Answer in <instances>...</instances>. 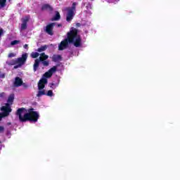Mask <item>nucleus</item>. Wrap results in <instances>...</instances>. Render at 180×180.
Wrapping results in <instances>:
<instances>
[{
  "mask_svg": "<svg viewBox=\"0 0 180 180\" xmlns=\"http://www.w3.org/2000/svg\"><path fill=\"white\" fill-rule=\"evenodd\" d=\"M34 108H31L26 110L25 108H18L15 112L16 116L18 117L20 122L25 123L26 122H34L36 123L39 120L40 115L37 111H34Z\"/></svg>",
  "mask_w": 180,
  "mask_h": 180,
  "instance_id": "obj_1",
  "label": "nucleus"
},
{
  "mask_svg": "<svg viewBox=\"0 0 180 180\" xmlns=\"http://www.w3.org/2000/svg\"><path fill=\"white\" fill-rule=\"evenodd\" d=\"M68 44H72L73 46L82 45V41L78 35V31L74 27H72L70 31L68 32L67 38L60 42V46H68Z\"/></svg>",
  "mask_w": 180,
  "mask_h": 180,
  "instance_id": "obj_2",
  "label": "nucleus"
},
{
  "mask_svg": "<svg viewBox=\"0 0 180 180\" xmlns=\"http://www.w3.org/2000/svg\"><path fill=\"white\" fill-rule=\"evenodd\" d=\"M49 58V56L46 55L45 53H41L39 59H36L33 65L34 72H36L37 71V68H39V65H40V61H44Z\"/></svg>",
  "mask_w": 180,
  "mask_h": 180,
  "instance_id": "obj_3",
  "label": "nucleus"
},
{
  "mask_svg": "<svg viewBox=\"0 0 180 180\" xmlns=\"http://www.w3.org/2000/svg\"><path fill=\"white\" fill-rule=\"evenodd\" d=\"M75 6H77V3H73L72 8H66V11H68L66 17L67 22H71V20H72L74 15H75V13H74L75 12Z\"/></svg>",
  "mask_w": 180,
  "mask_h": 180,
  "instance_id": "obj_4",
  "label": "nucleus"
},
{
  "mask_svg": "<svg viewBox=\"0 0 180 180\" xmlns=\"http://www.w3.org/2000/svg\"><path fill=\"white\" fill-rule=\"evenodd\" d=\"M56 71L57 66H53L43 75L42 78H45L46 79H47V78H51V77H53V74Z\"/></svg>",
  "mask_w": 180,
  "mask_h": 180,
  "instance_id": "obj_5",
  "label": "nucleus"
},
{
  "mask_svg": "<svg viewBox=\"0 0 180 180\" xmlns=\"http://www.w3.org/2000/svg\"><path fill=\"white\" fill-rule=\"evenodd\" d=\"M26 60H27V53H25L22 55L21 58H17V64L19 65V67H22L26 63Z\"/></svg>",
  "mask_w": 180,
  "mask_h": 180,
  "instance_id": "obj_6",
  "label": "nucleus"
},
{
  "mask_svg": "<svg viewBox=\"0 0 180 180\" xmlns=\"http://www.w3.org/2000/svg\"><path fill=\"white\" fill-rule=\"evenodd\" d=\"M1 110L4 112V116H9V113L12 112V108H11L9 103H6V106H2Z\"/></svg>",
  "mask_w": 180,
  "mask_h": 180,
  "instance_id": "obj_7",
  "label": "nucleus"
},
{
  "mask_svg": "<svg viewBox=\"0 0 180 180\" xmlns=\"http://www.w3.org/2000/svg\"><path fill=\"white\" fill-rule=\"evenodd\" d=\"M48 82L47 79L46 78H41L39 82H38V89L39 91H41L43 89H44V88L46 87V85Z\"/></svg>",
  "mask_w": 180,
  "mask_h": 180,
  "instance_id": "obj_8",
  "label": "nucleus"
},
{
  "mask_svg": "<svg viewBox=\"0 0 180 180\" xmlns=\"http://www.w3.org/2000/svg\"><path fill=\"white\" fill-rule=\"evenodd\" d=\"M22 85H23V80H22V78H20L19 77H16L15 78V82L13 83V86L15 88H19V86H22Z\"/></svg>",
  "mask_w": 180,
  "mask_h": 180,
  "instance_id": "obj_9",
  "label": "nucleus"
},
{
  "mask_svg": "<svg viewBox=\"0 0 180 180\" xmlns=\"http://www.w3.org/2000/svg\"><path fill=\"white\" fill-rule=\"evenodd\" d=\"M29 17H25L22 18V23L21 24V30H26L27 27V22H29Z\"/></svg>",
  "mask_w": 180,
  "mask_h": 180,
  "instance_id": "obj_10",
  "label": "nucleus"
},
{
  "mask_svg": "<svg viewBox=\"0 0 180 180\" xmlns=\"http://www.w3.org/2000/svg\"><path fill=\"white\" fill-rule=\"evenodd\" d=\"M55 23L49 24L46 26V32L48 33V34H50L52 36L53 34V27H54Z\"/></svg>",
  "mask_w": 180,
  "mask_h": 180,
  "instance_id": "obj_11",
  "label": "nucleus"
},
{
  "mask_svg": "<svg viewBox=\"0 0 180 180\" xmlns=\"http://www.w3.org/2000/svg\"><path fill=\"white\" fill-rule=\"evenodd\" d=\"M63 60V57L61 56V55H53L52 56V61H53V63H58V61H61Z\"/></svg>",
  "mask_w": 180,
  "mask_h": 180,
  "instance_id": "obj_12",
  "label": "nucleus"
},
{
  "mask_svg": "<svg viewBox=\"0 0 180 180\" xmlns=\"http://www.w3.org/2000/svg\"><path fill=\"white\" fill-rule=\"evenodd\" d=\"M13 101H15V94H11L9 95L8 100H7V103H9L10 105H13Z\"/></svg>",
  "mask_w": 180,
  "mask_h": 180,
  "instance_id": "obj_13",
  "label": "nucleus"
},
{
  "mask_svg": "<svg viewBox=\"0 0 180 180\" xmlns=\"http://www.w3.org/2000/svg\"><path fill=\"white\" fill-rule=\"evenodd\" d=\"M42 11H53V8L49 4H44L42 6Z\"/></svg>",
  "mask_w": 180,
  "mask_h": 180,
  "instance_id": "obj_14",
  "label": "nucleus"
},
{
  "mask_svg": "<svg viewBox=\"0 0 180 180\" xmlns=\"http://www.w3.org/2000/svg\"><path fill=\"white\" fill-rule=\"evenodd\" d=\"M59 84H60V79H58V82L56 83V84H54V83H51L50 85H51V89H56V88L57 86H58Z\"/></svg>",
  "mask_w": 180,
  "mask_h": 180,
  "instance_id": "obj_15",
  "label": "nucleus"
},
{
  "mask_svg": "<svg viewBox=\"0 0 180 180\" xmlns=\"http://www.w3.org/2000/svg\"><path fill=\"white\" fill-rule=\"evenodd\" d=\"M43 95H46V90H44V89L39 90L38 91V94H37V96L38 98H40V96H43Z\"/></svg>",
  "mask_w": 180,
  "mask_h": 180,
  "instance_id": "obj_16",
  "label": "nucleus"
},
{
  "mask_svg": "<svg viewBox=\"0 0 180 180\" xmlns=\"http://www.w3.org/2000/svg\"><path fill=\"white\" fill-rule=\"evenodd\" d=\"M40 63H41L42 65H44V67H49V65H50V61L45 60H41Z\"/></svg>",
  "mask_w": 180,
  "mask_h": 180,
  "instance_id": "obj_17",
  "label": "nucleus"
},
{
  "mask_svg": "<svg viewBox=\"0 0 180 180\" xmlns=\"http://www.w3.org/2000/svg\"><path fill=\"white\" fill-rule=\"evenodd\" d=\"M61 18V16L60 15V13H58V11L56 12V15L53 17V18L52 19V20H60V18Z\"/></svg>",
  "mask_w": 180,
  "mask_h": 180,
  "instance_id": "obj_18",
  "label": "nucleus"
},
{
  "mask_svg": "<svg viewBox=\"0 0 180 180\" xmlns=\"http://www.w3.org/2000/svg\"><path fill=\"white\" fill-rule=\"evenodd\" d=\"M47 50V46H41L39 49H37L39 53H41V51H46Z\"/></svg>",
  "mask_w": 180,
  "mask_h": 180,
  "instance_id": "obj_19",
  "label": "nucleus"
},
{
  "mask_svg": "<svg viewBox=\"0 0 180 180\" xmlns=\"http://www.w3.org/2000/svg\"><path fill=\"white\" fill-rule=\"evenodd\" d=\"M6 5V0H0V8H4Z\"/></svg>",
  "mask_w": 180,
  "mask_h": 180,
  "instance_id": "obj_20",
  "label": "nucleus"
},
{
  "mask_svg": "<svg viewBox=\"0 0 180 180\" xmlns=\"http://www.w3.org/2000/svg\"><path fill=\"white\" fill-rule=\"evenodd\" d=\"M39 53H37V52H32V53H31V57H32V58H37V57H39Z\"/></svg>",
  "mask_w": 180,
  "mask_h": 180,
  "instance_id": "obj_21",
  "label": "nucleus"
},
{
  "mask_svg": "<svg viewBox=\"0 0 180 180\" xmlns=\"http://www.w3.org/2000/svg\"><path fill=\"white\" fill-rule=\"evenodd\" d=\"M11 44V46H16L18 44H20V41H18V40L12 41Z\"/></svg>",
  "mask_w": 180,
  "mask_h": 180,
  "instance_id": "obj_22",
  "label": "nucleus"
},
{
  "mask_svg": "<svg viewBox=\"0 0 180 180\" xmlns=\"http://www.w3.org/2000/svg\"><path fill=\"white\" fill-rule=\"evenodd\" d=\"M15 64H18V60L17 59H13L10 61L11 65H15Z\"/></svg>",
  "mask_w": 180,
  "mask_h": 180,
  "instance_id": "obj_23",
  "label": "nucleus"
},
{
  "mask_svg": "<svg viewBox=\"0 0 180 180\" xmlns=\"http://www.w3.org/2000/svg\"><path fill=\"white\" fill-rule=\"evenodd\" d=\"M68 47H70V46H59L58 50L59 51L65 50V49H68Z\"/></svg>",
  "mask_w": 180,
  "mask_h": 180,
  "instance_id": "obj_24",
  "label": "nucleus"
},
{
  "mask_svg": "<svg viewBox=\"0 0 180 180\" xmlns=\"http://www.w3.org/2000/svg\"><path fill=\"white\" fill-rule=\"evenodd\" d=\"M46 96H53V91L49 90L47 91V94H46Z\"/></svg>",
  "mask_w": 180,
  "mask_h": 180,
  "instance_id": "obj_25",
  "label": "nucleus"
},
{
  "mask_svg": "<svg viewBox=\"0 0 180 180\" xmlns=\"http://www.w3.org/2000/svg\"><path fill=\"white\" fill-rule=\"evenodd\" d=\"M108 1L111 4H116V2H119V0H108Z\"/></svg>",
  "mask_w": 180,
  "mask_h": 180,
  "instance_id": "obj_26",
  "label": "nucleus"
},
{
  "mask_svg": "<svg viewBox=\"0 0 180 180\" xmlns=\"http://www.w3.org/2000/svg\"><path fill=\"white\" fill-rule=\"evenodd\" d=\"M86 9H92V4H88L86 6Z\"/></svg>",
  "mask_w": 180,
  "mask_h": 180,
  "instance_id": "obj_27",
  "label": "nucleus"
},
{
  "mask_svg": "<svg viewBox=\"0 0 180 180\" xmlns=\"http://www.w3.org/2000/svg\"><path fill=\"white\" fill-rule=\"evenodd\" d=\"M22 85L25 89H27V88H29V86L26 83H23V82Z\"/></svg>",
  "mask_w": 180,
  "mask_h": 180,
  "instance_id": "obj_28",
  "label": "nucleus"
},
{
  "mask_svg": "<svg viewBox=\"0 0 180 180\" xmlns=\"http://www.w3.org/2000/svg\"><path fill=\"white\" fill-rule=\"evenodd\" d=\"M5 131V127L0 126V133L2 134Z\"/></svg>",
  "mask_w": 180,
  "mask_h": 180,
  "instance_id": "obj_29",
  "label": "nucleus"
},
{
  "mask_svg": "<svg viewBox=\"0 0 180 180\" xmlns=\"http://www.w3.org/2000/svg\"><path fill=\"white\" fill-rule=\"evenodd\" d=\"M12 57H15V53H10L8 54V58H12Z\"/></svg>",
  "mask_w": 180,
  "mask_h": 180,
  "instance_id": "obj_30",
  "label": "nucleus"
},
{
  "mask_svg": "<svg viewBox=\"0 0 180 180\" xmlns=\"http://www.w3.org/2000/svg\"><path fill=\"white\" fill-rule=\"evenodd\" d=\"M68 52L70 53V54L72 56V54H74V51H72V49H70Z\"/></svg>",
  "mask_w": 180,
  "mask_h": 180,
  "instance_id": "obj_31",
  "label": "nucleus"
},
{
  "mask_svg": "<svg viewBox=\"0 0 180 180\" xmlns=\"http://www.w3.org/2000/svg\"><path fill=\"white\" fill-rule=\"evenodd\" d=\"M4 34V30L0 28V37Z\"/></svg>",
  "mask_w": 180,
  "mask_h": 180,
  "instance_id": "obj_32",
  "label": "nucleus"
},
{
  "mask_svg": "<svg viewBox=\"0 0 180 180\" xmlns=\"http://www.w3.org/2000/svg\"><path fill=\"white\" fill-rule=\"evenodd\" d=\"M0 78H5V73L1 74L0 72Z\"/></svg>",
  "mask_w": 180,
  "mask_h": 180,
  "instance_id": "obj_33",
  "label": "nucleus"
},
{
  "mask_svg": "<svg viewBox=\"0 0 180 180\" xmlns=\"http://www.w3.org/2000/svg\"><path fill=\"white\" fill-rule=\"evenodd\" d=\"M4 96H5V93L4 92L0 93V98H4Z\"/></svg>",
  "mask_w": 180,
  "mask_h": 180,
  "instance_id": "obj_34",
  "label": "nucleus"
},
{
  "mask_svg": "<svg viewBox=\"0 0 180 180\" xmlns=\"http://www.w3.org/2000/svg\"><path fill=\"white\" fill-rule=\"evenodd\" d=\"M4 117V116L3 115H1V114H0V122H1V120H2V118Z\"/></svg>",
  "mask_w": 180,
  "mask_h": 180,
  "instance_id": "obj_35",
  "label": "nucleus"
},
{
  "mask_svg": "<svg viewBox=\"0 0 180 180\" xmlns=\"http://www.w3.org/2000/svg\"><path fill=\"white\" fill-rule=\"evenodd\" d=\"M19 67L20 66H19V64H18V65L14 66V68H19Z\"/></svg>",
  "mask_w": 180,
  "mask_h": 180,
  "instance_id": "obj_36",
  "label": "nucleus"
},
{
  "mask_svg": "<svg viewBox=\"0 0 180 180\" xmlns=\"http://www.w3.org/2000/svg\"><path fill=\"white\" fill-rule=\"evenodd\" d=\"M24 49H27V46H24Z\"/></svg>",
  "mask_w": 180,
  "mask_h": 180,
  "instance_id": "obj_37",
  "label": "nucleus"
},
{
  "mask_svg": "<svg viewBox=\"0 0 180 180\" xmlns=\"http://www.w3.org/2000/svg\"><path fill=\"white\" fill-rule=\"evenodd\" d=\"M89 13H90V15H91V13L89 11Z\"/></svg>",
  "mask_w": 180,
  "mask_h": 180,
  "instance_id": "obj_38",
  "label": "nucleus"
},
{
  "mask_svg": "<svg viewBox=\"0 0 180 180\" xmlns=\"http://www.w3.org/2000/svg\"><path fill=\"white\" fill-rule=\"evenodd\" d=\"M76 47H79V46H76Z\"/></svg>",
  "mask_w": 180,
  "mask_h": 180,
  "instance_id": "obj_39",
  "label": "nucleus"
},
{
  "mask_svg": "<svg viewBox=\"0 0 180 180\" xmlns=\"http://www.w3.org/2000/svg\"><path fill=\"white\" fill-rule=\"evenodd\" d=\"M25 46H27V44H25Z\"/></svg>",
  "mask_w": 180,
  "mask_h": 180,
  "instance_id": "obj_40",
  "label": "nucleus"
},
{
  "mask_svg": "<svg viewBox=\"0 0 180 180\" xmlns=\"http://www.w3.org/2000/svg\"><path fill=\"white\" fill-rule=\"evenodd\" d=\"M58 26H60V25H58Z\"/></svg>",
  "mask_w": 180,
  "mask_h": 180,
  "instance_id": "obj_41",
  "label": "nucleus"
},
{
  "mask_svg": "<svg viewBox=\"0 0 180 180\" xmlns=\"http://www.w3.org/2000/svg\"><path fill=\"white\" fill-rule=\"evenodd\" d=\"M91 1H94V0H91Z\"/></svg>",
  "mask_w": 180,
  "mask_h": 180,
  "instance_id": "obj_42",
  "label": "nucleus"
}]
</instances>
